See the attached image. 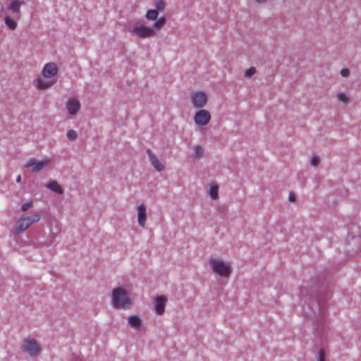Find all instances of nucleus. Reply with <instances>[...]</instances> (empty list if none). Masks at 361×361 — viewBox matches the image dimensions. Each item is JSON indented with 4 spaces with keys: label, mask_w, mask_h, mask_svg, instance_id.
<instances>
[{
    "label": "nucleus",
    "mask_w": 361,
    "mask_h": 361,
    "mask_svg": "<svg viewBox=\"0 0 361 361\" xmlns=\"http://www.w3.org/2000/svg\"><path fill=\"white\" fill-rule=\"evenodd\" d=\"M166 24L165 17L159 18L152 26H148L141 23H135L131 30V33L139 38H152L156 35V30L162 28Z\"/></svg>",
    "instance_id": "1"
},
{
    "label": "nucleus",
    "mask_w": 361,
    "mask_h": 361,
    "mask_svg": "<svg viewBox=\"0 0 361 361\" xmlns=\"http://www.w3.org/2000/svg\"><path fill=\"white\" fill-rule=\"evenodd\" d=\"M111 301L112 305L116 309H129L132 303L128 293L122 288L114 289Z\"/></svg>",
    "instance_id": "2"
},
{
    "label": "nucleus",
    "mask_w": 361,
    "mask_h": 361,
    "mask_svg": "<svg viewBox=\"0 0 361 361\" xmlns=\"http://www.w3.org/2000/svg\"><path fill=\"white\" fill-rule=\"evenodd\" d=\"M209 264L212 271L221 277L228 278L232 273V267L230 262L212 257L209 259Z\"/></svg>",
    "instance_id": "3"
},
{
    "label": "nucleus",
    "mask_w": 361,
    "mask_h": 361,
    "mask_svg": "<svg viewBox=\"0 0 361 361\" xmlns=\"http://www.w3.org/2000/svg\"><path fill=\"white\" fill-rule=\"evenodd\" d=\"M40 220V214L33 212L30 216L23 215L16 221L15 231L20 233L25 231L32 224L37 223Z\"/></svg>",
    "instance_id": "4"
},
{
    "label": "nucleus",
    "mask_w": 361,
    "mask_h": 361,
    "mask_svg": "<svg viewBox=\"0 0 361 361\" xmlns=\"http://www.w3.org/2000/svg\"><path fill=\"white\" fill-rule=\"evenodd\" d=\"M190 100L194 108L200 109L207 105L208 96L204 92L197 90L190 94Z\"/></svg>",
    "instance_id": "5"
},
{
    "label": "nucleus",
    "mask_w": 361,
    "mask_h": 361,
    "mask_svg": "<svg viewBox=\"0 0 361 361\" xmlns=\"http://www.w3.org/2000/svg\"><path fill=\"white\" fill-rule=\"evenodd\" d=\"M22 347L25 351L33 357L38 356L41 353V348L38 342L34 338H26L23 341Z\"/></svg>",
    "instance_id": "6"
},
{
    "label": "nucleus",
    "mask_w": 361,
    "mask_h": 361,
    "mask_svg": "<svg viewBox=\"0 0 361 361\" xmlns=\"http://www.w3.org/2000/svg\"><path fill=\"white\" fill-rule=\"evenodd\" d=\"M50 162L51 159L49 158H44L40 161L31 158L25 163V167L30 168L32 173H37L48 166Z\"/></svg>",
    "instance_id": "7"
},
{
    "label": "nucleus",
    "mask_w": 361,
    "mask_h": 361,
    "mask_svg": "<svg viewBox=\"0 0 361 361\" xmlns=\"http://www.w3.org/2000/svg\"><path fill=\"white\" fill-rule=\"evenodd\" d=\"M212 118L210 112L204 109H199L194 115L193 120L197 126H205Z\"/></svg>",
    "instance_id": "8"
},
{
    "label": "nucleus",
    "mask_w": 361,
    "mask_h": 361,
    "mask_svg": "<svg viewBox=\"0 0 361 361\" xmlns=\"http://www.w3.org/2000/svg\"><path fill=\"white\" fill-rule=\"evenodd\" d=\"M25 3L21 0H10L7 5V10L13 15L17 20L21 17V6Z\"/></svg>",
    "instance_id": "9"
},
{
    "label": "nucleus",
    "mask_w": 361,
    "mask_h": 361,
    "mask_svg": "<svg viewBox=\"0 0 361 361\" xmlns=\"http://www.w3.org/2000/svg\"><path fill=\"white\" fill-rule=\"evenodd\" d=\"M58 73V67L54 62H49L44 65L42 71V75L45 79H50L55 77Z\"/></svg>",
    "instance_id": "10"
},
{
    "label": "nucleus",
    "mask_w": 361,
    "mask_h": 361,
    "mask_svg": "<svg viewBox=\"0 0 361 361\" xmlns=\"http://www.w3.org/2000/svg\"><path fill=\"white\" fill-rule=\"evenodd\" d=\"M81 104L76 98H69L66 102V109L71 116H75L80 111Z\"/></svg>",
    "instance_id": "11"
},
{
    "label": "nucleus",
    "mask_w": 361,
    "mask_h": 361,
    "mask_svg": "<svg viewBox=\"0 0 361 361\" xmlns=\"http://www.w3.org/2000/svg\"><path fill=\"white\" fill-rule=\"evenodd\" d=\"M147 154L152 165L158 172H161L165 169L164 165L161 163L157 155L150 149H147Z\"/></svg>",
    "instance_id": "12"
},
{
    "label": "nucleus",
    "mask_w": 361,
    "mask_h": 361,
    "mask_svg": "<svg viewBox=\"0 0 361 361\" xmlns=\"http://www.w3.org/2000/svg\"><path fill=\"white\" fill-rule=\"evenodd\" d=\"M147 219V209L146 207L143 203L137 205V222L138 224L142 227L145 228Z\"/></svg>",
    "instance_id": "13"
},
{
    "label": "nucleus",
    "mask_w": 361,
    "mask_h": 361,
    "mask_svg": "<svg viewBox=\"0 0 361 361\" xmlns=\"http://www.w3.org/2000/svg\"><path fill=\"white\" fill-rule=\"evenodd\" d=\"M35 83L38 90H43L52 87L56 83V80L54 79L47 80L38 78L35 80Z\"/></svg>",
    "instance_id": "14"
},
{
    "label": "nucleus",
    "mask_w": 361,
    "mask_h": 361,
    "mask_svg": "<svg viewBox=\"0 0 361 361\" xmlns=\"http://www.w3.org/2000/svg\"><path fill=\"white\" fill-rule=\"evenodd\" d=\"M167 298L164 295L158 296L155 300V312L159 315H162L165 311Z\"/></svg>",
    "instance_id": "15"
},
{
    "label": "nucleus",
    "mask_w": 361,
    "mask_h": 361,
    "mask_svg": "<svg viewBox=\"0 0 361 361\" xmlns=\"http://www.w3.org/2000/svg\"><path fill=\"white\" fill-rule=\"evenodd\" d=\"M4 21L6 27L11 30H15L18 27L17 19L8 14L4 16Z\"/></svg>",
    "instance_id": "16"
},
{
    "label": "nucleus",
    "mask_w": 361,
    "mask_h": 361,
    "mask_svg": "<svg viewBox=\"0 0 361 361\" xmlns=\"http://www.w3.org/2000/svg\"><path fill=\"white\" fill-rule=\"evenodd\" d=\"M47 188H49L50 190L61 195L63 192V190L61 188V186L58 183L56 180H51L49 181L47 185Z\"/></svg>",
    "instance_id": "17"
},
{
    "label": "nucleus",
    "mask_w": 361,
    "mask_h": 361,
    "mask_svg": "<svg viewBox=\"0 0 361 361\" xmlns=\"http://www.w3.org/2000/svg\"><path fill=\"white\" fill-rule=\"evenodd\" d=\"M128 324L135 329H137L141 326L142 322L140 318L136 315H130L128 317Z\"/></svg>",
    "instance_id": "18"
},
{
    "label": "nucleus",
    "mask_w": 361,
    "mask_h": 361,
    "mask_svg": "<svg viewBox=\"0 0 361 361\" xmlns=\"http://www.w3.org/2000/svg\"><path fill=\"white\" fill-rule=\"evenodd\" d=\"M336 97L339 102L344 104H348L350 101V97L346 92H338Z\"/></svg>",
    "instance_id": "19"
},
{
    "label": "nucleus",
    "mask_w": 361,
    "mask_h": 361,
    "mask_svg": "<svg viewBox=\"0 0 361 361\" xmlns=\"http://www.w3.org/2000/svg\"><path fill=\"white\" fill-rule=\"evenodd\" d=\"M159 11L156 9L148 10L146 13L145 17L149 20H155L157 19Z\"/></svg>",
    "instance_id": "20"
},
{
    "label": "nucleus",
    "mask_w": 361,
    "mask_h": 361,
    "mask_svg": "<svg viewBox=\"0 0 361 361\" xmlns=\"http://www.w3.org/2000/svg\"><path fill=\"white\" fill-rule=\"evenodd\" d=\"M209 195L213 200L219 198V186L217 185H213L210 187Z\"/></svg>",
    "instance_id": "21"
},
{
    "label": "nucleus",
    "mask_w": 361,
    "mask_h": 361,
    "mask_svg": "<svg viewBox=\"0 0 361 361\" xmlns=\"http://www.w3.org/2000/svg\"><path fill=\"white\" fill-rule=\"evenodd\" d=\"M257 72V70L255 67H250L247 70H246L244 73V76L247 78H250L253 76Z\"/></svg>",
    "instance_id": "22"
},
{
    "label": "nucleus",
    "mask_w": 361,
    "mask_h": 361,
    "mask_svg": "<svg viewBox=\"0 0 361 361\" xmlns=\"http://www.w3.org/2000/svg\"><path fill=\"white\" fill-rule=\"evenodd\" d=\"M194 151H195V158H200L202 156L203 149H202V147L200 145H197L195 146Z\"/></svg>",
    "instance_id": "23"
},
{
    "label": "nucleus",
    "mask_w": 361,
    "mask_h": 361,
    "mask_svg": "<svg viewBox=\"0 0 361 361\" xmlns=\"http://www.w3.org/2000/svg\"><path fill=\"white\" fill-rule=\"evenodd\" d=\"M156 10L163 11L165 9L166 4L164 0H157L155 3Z\"/></svg>",
    "instance_id": "24"
},
{
    "label": "nucleus",
    "mask_w": 361,
    "mask_h": 361,
    "mask_svg": "<svg viewBox=\"0 0 361 361\" xmlns=\"http://www.w3.org/2000/svg\"><path fill=\"white\" fill-rule=\"evenodd\" d=\"M66 136L69 140H75L78 137V133L74 130H69L66 133Z\"/></svg>",
    "instance_id": "25"
},
{
    "label": "nucleus",
    "mask_w": 361,
    "mask_h": 361,
    "mask_svg": "<svg viewBox=\"0 0 361 361\" xmlns=\"http://www.w3.org/2000/svg\"><path fill=\"white\" fill-rule=\"evenodd\" d=\"M33 206V202L32 200L23 204L21 205V211L22 212H26L30 208H32Z\"/></svg>",
    "instance_id": "26"
},
{
    "label": "nucleus",
    "mask_w": 361,
    "mask_h": 361,
    "mask_svg": "<svg viewBox=\"0 0 361 361\" xmlns=\"http://www.w3.org/2000/svg\"><path fill=\"white\" fill-rule=\"evenodd\" d=\"M318 361H326V354L323 349H320L318 352Z\"/></svg>",
    "instance_id": "27"
},
{
    "label": "nucleus",
    "mask_w": 361,
    "mask_h": 361,
    "mask_svg": "<svg viewBox=\"0 0 361 361\" xmlns=\"http://www.w3.org/2000/svg\"><path fill=\"white\" fill-rule=\"evenodd\" d=\"M310 162L313 166H317L320 163V159L319 157L314 156L311 158Z\"/></svg>",
    "instance_id": "28"
},
{
    "label": "nucleus",
    "mask_w": 361,
    "mask_h": 361,
    "mask_svg": "<svg viewBox=\"0 0 361 361\" xmlns=\"http://www.w3.org/2000/svg\"><path fill=\"white\" fill-rule=\"evenodd\" d=\"M340 74L343 78H347V77H348L350 75V71L348 68H343V69L341 70Z\"/></svg>",
    "instance_id": "29"
},
{
    "label": "nucleus",
    "mask_w": 361,
    "mask_h": 361,
    "mask_svg": "<svg viewBox=\"0 0 361 361\" xmlns=\"http://www.w3.org/2000/svg\"><path fill=\"white\" fill-rule=\"evenodd\" d=\"M288 198L290 202H294L295 199V196L293 192H291L289 194Z\"/></svg>",
    "instance_id": "30"
},
{
    "label": "nucleus",
    "mask_w": 361,
    "mask_h": 361,
    "mask_svg": "<svg viewBox=\"0 0 361 361\" xmlns=\"http://www.w3.org/2000/svg\"><path fill=\"white\" fill-rule=\"evenodd\" d=\"M21 181V176H18L17 178H16V182L17 183H20Z\"/></svg>",
    "instance_id": "31"
}]
</instances>
